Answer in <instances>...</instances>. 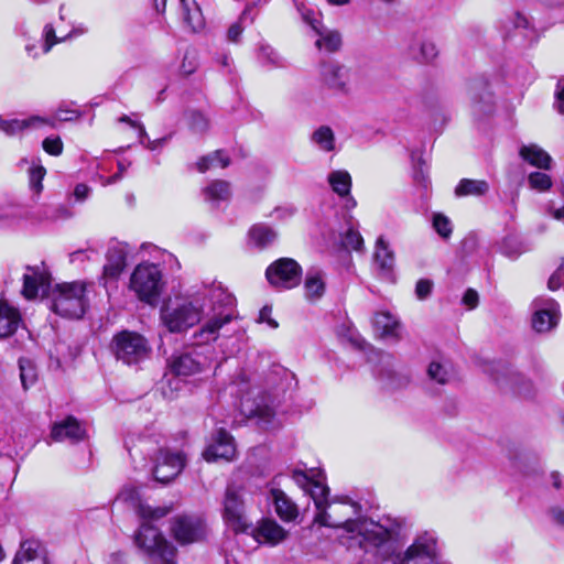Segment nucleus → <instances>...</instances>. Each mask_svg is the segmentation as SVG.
Segmentation results:
<instances>
[{"label": "nucleus", "mask_w": 564, "mask_h": 564, "mask_svg": "<svg viewBox=\"0 0 564 564\" xmlns=\"http://www.w3.org/2000/svg\"><path fill=\"white\" fill-rule=\"evenodd\" d=\"M552 520L564 528V510L560 507H553L549 511Z\"/></svg>", "instance_id": "63"}, {"label": "nucleus", "mask_w": 564, "mask_h": 564, "mask_svg": "<svg viewBox=\"0 0 564 564\" xmlns=\"http://www.w3.org/2000/svg\"><path fill=\"white\" fill-rule=\"evenodd\" d=\"M231 194L230 183L224 180H215L203 188L204 199L213 205L228 202Z\"/></svg>", "instance_id": "27"}, {"label": "nucleus", "mask_w": 564, "mask_h": 564, "mask_svg": "<svg viewBox=\"0 0 564 564\" xmlns=\"http://www.w3.org/2000/svg\"><path fill=\"white\" fill-rule=\"evenodd\" d=\"M520 156L530 165L541 170H550L552 158L541 147L536 144L522 145L519 151Z\"/></svg>", "instance_id": "26"}, {"label": "nucleus", "mask_w": 564, "mask_h": 564, "mask_svg": "<svg viewBox=\"0 0 564 564\" xmlns=\"http://www.w3.org/2000/svg\"><path fill=\"white\" fill-rule=\"evenodd\" d=\"M43 126H53V121L42 116H30L24 119H3L0 117V131L8 137H14L23 131L39 129Z\"/></svg>", "instance_id": "18"}, {"label": "nucleus", "mask_w": 564, "mask_h": 564, "mask_svg": "<svg viewBox=\"0 0 564 564\" xmlns=\"http://www.w3.org/2000/svg\"><path fill=\"white\" fill-rule=\"evenodd\" d=\"M408 54L421 64H430L438 56V48L431 39L415 36L409 44Z\"/></svg>", "instance_id": "21"}, {"label": "nucleus", "mask_w": 564, "mask_h": 564, "mask_svg": "<svg viewBox=\"0 0 564 564\" xmlns=\"http://www.w3.org/2000/svg\"><path fill=\"white\" fill-rule=\"evenodd\" d=\"M127 248L124 245L116 242L111 245L106 253V263L104 265L101 279L117 280L126 267Z\"/></svg>", "instance_id": "17"}, {"label": "nucleus", "mask_w": 564, "mask_h": 564, "mask_svg": "<svg viewBox=\"0 0 564 564\" xmlns=\"http://www.w3.org/2000/svg\"><path fill=\"white\" fill-rule=\"evenodd\" d=\"M343 246L346 249H351L359 251L362 249L364 246V239L358 230H355L354 228H349L346 230V232L343 236L341 239Z\"/></svg>", "instance_id": "45"}, {"label": "nucleus", "mask_w": 564, "mask_h": 564, "mask_svg": "<svg viewBox=\"0 0 564 564\" xmlns=\"http://www.w3.org/2000/svg\"><path fill=\"white\" fill-rule=\"evenodd\" d=\"M312 144L323 152H333L336 149V137L329 126H319L310 138Z\"/></svg>", "instance_id": "32"}, {"label": "nucleus", "mask_w": 564, "mask_h": 564, "mask_svg": "<svg viewBox=\"0 0 564 564\" xmlns=\"http://www.w3.org/2000/svg\"><path fill=\"white\" fill-rule=\"evenodd\" d=\"M314 33L318 36L315 42V46L319 51L333 53L339 50L341 45V35L338 31L329 30L323 24L314 31Z\"/></svg>", "instance_id": "31"}, {"label": "nucleus", "mask_w": 564, "mask_h": 564, "mask_svg": "<svg viewBox=\"0 0 564 564\" xmlns=\"http://www.w3.org/2000/svg\"><path fill=\"white\" fill-rule=\"evenodd\" d=\"M562 265L550 276L547 286L551 291L560 289L562 285L563 272Z\"/></svg>", "instance_id": "59"}, {"label": "nucleus", "mask_w": 564, "mask_h": 564, "mask_svg": "<svg viewBox=\"0 0 564 564\" xmlns=\"http://www.w3.org/2000/svg\"><path fill=\"white\" fill-rule=\"evenodd\" d=\"M245 490L240 486L229 485L223 500V518L235 532H246L251 523L246 514Z\"/></svg>", "instance_id": "7"}, {"label": "nucleus", "mask_w": 564, "mask_h": 564, "mask_svg": "<svg viewBox=\"0 0 564 564\" xmlns=\"http://www.w3.org/2000/svg\"><path fill=\"white\" fill-rule=\"evenodd\" d=\"M511 238L505 239L501 251L509 258H517L521 253V249L519 247L511 246Z\"/></svg>", "instance_id": "57"}, {"label": "nucleus", "mask_w": 564, "mask_h": 564, "mask_svg": "<svg viewBox=\"0 0 564 564\" xmlns=\"http://www.w3.org/2000/svg\"><path fill=\"white\" fill-rule=\"evenodd\" d=\"M314 522L339 530L338 539L348 549H362L376 556L393 553L398 523L383 519L373 521L362 517L360 503L347 496L329 499V488L314 490Z\"/></svg>", "instance_id": "2"}, {"label": "nucleus", "mask_w": 564, "mask_h": 564, "mask_svg": "<svg viewBox=\"0 0 564 564\" xmlns=\"http://www.w3.org/2000/svg\"><path fill=\"white\" fill-rule=\"evenodd\" d=\"M94 253H96L94 250H77L69 254V260L72 263L84 261V259L89 260Z\"/></svg>", "instance_id": "62"}, {"label": "nucleus", "mask_w": 564, "mask_h": 564, "mask_svg": "<svg viewBox=\"0 0 564 564\" xmlns=\"http://www.w3.org/2000/svg\"><path fill=\"white\" fill-rule=\"evenodd\" d=\"M292 478L296 482L299 487H301L305 492L310 495V497L314 500V490L317 491V487L328 488L324 484V479L321 477L319 473L311 470V475L306 471L294 469L292 471Z\"/></svg>", "instance_id": "28"}, {"label": "nucleus", "mask_w": 564, "mask_h": 564, "mask_svg": "<svg viewBox=\"0 0 564 564\" xmlns=\"http://www.w3.org/2000/svg\"><path fill=\"white\" fill-rule=\"evenodd\" d=\"M296 8L303 22L310 25L313 32L323 25L321 12H315L303 3L296 4Z\"/></svg>", "instance_id": "42"}, {"label": "nucleus", "mask_w": 564, "mask_h": 564, "mask_svg": "<svg viewBox=\"0 0 564 564\" xmlns=\"http://www.w3.org/2000/svg\"><path fill=\"white\" fill-rule=\"evenodd\" d=\"M250 12H251V7L248 6L242 11L239 20L236 23H234L232 25H230V28L228 29V32H227V37L230 42L236 43L239 41V37L241 36V34L243 32L242 22L249 17Z\"/></svg>", "instance_id": "47"}, {"label": "nucleus", "mask_w": 564, "mask_h": 564, "mask_svg": "<svg viewBox=\"0 0 564 564\" xmlns=\"http://www.w3.org/2000/svg\"><path fill=\"white\" fill-rule=\"evenodd\" d=\"M243 412L249 416L258 420V424L268 429L274 419V411L267 404H257L254 408L247 409L243 404Z\"/></svg>", "instance_id": "38"}, {"label": "nucleus", "mask_w": 564, "mask_h": 564, "mask_svg": "<svg viewBox=\"0 0 564 564\" xmlns=\"http://www.w3.org/2000/svg\"><path fill=\"white\" fill-rule=\"evenodd\" d=\"M188 120L191 129L195 132H204L208 129V120L202 112L191 111Z\"/></svg>", "instance_id": "49"}, {"label": "nucleus", "mask_w": 564, "mask_h": 564, "mask_svg": "<svg viewBox=\"0 0 564 564\" xmlns=\"http://www.w3.org/2000/svg\"><path fill=\"white\" fill-rule=\"evenodd\" d=\"M352 70L335 61H323L317 67V83L322 90L333 96L346 97L352 93Z\"/></svg>", "instance_id": "6"}, {"label": "nucleus", "mask_w": 564, "mask_h": 564, "mask_svg": "<svg viewBox=\"0 0 564 564\" xmlns=\"http://www.w3.org/2000/svg\"><path fill=\"white\" fill-rule=\"evenodd\" d=\"M373 326L376 330L380 333L381 337L394 339L400 337V323L389 312H378L373 318Z\"/></svg>", "instance_id": "29"}, {"label": "nucleus", "mask_w": 564, "mask_h": 564, "mask_svg": "<svg viewBox=\"0 0 564 564\" xmlns=\"http://www.w3.org/2000/svg\"><path fill=\"white\" fill-rule=\"evenodd\" d=\"M89 283L73 281L56 284L52 290V310L68 318H80L88 306L87 288Z\"/></svg>", "instance_id": "4"}, {"label": "nucleus", "mask_w": 564, "mask_h": 564, "mask_svg": "<svg viewBox=\"0 0 564 564\" xmlns=\"http://www.w3.org/2000/svg\"><path fill=\"white\" fill-rule=\"evenodd\" d=\"M19 368L22 386L24 389H28L30 386H33L36 381L35 368L32 361L29 359H20Z\"/></svg>", "instance_id": "43"}, {"label": "nucleus", "mask_w": 564, "mask_h": 564, "mask_svg": "<svg viewBox=\"0 0 564 564\" xmlns=\"http://www.w3.org/2000/svg\"><path fill=\"white\" fill-rule=\"evenodd\" d=\"M265 276L274 288L290 290L300 284L302 268L291 258H281L268 267Z\"/></svg>", "instance_id": "9"}, {"label": "nucleus", "mask_w": 564, "mask_h": 564, "mask_svg": "<svg viewBox=\"0 0 564 564\" xmlns=\"http://www.w3.org/2000/svg\"><path fill=\"white\" fill-rule=\"evenodd\" d=\"M260 56L263 61L272 64L274 66L282 65L281 56L270 46H262L260 51Z\"/></svg>", "instance_id": "52"}, {"label": "nucleus", "mask_w": 564, "mask_h": 564, "mask_svg": "<svg viewBox=\"0 0 564 564\" xmlns=\"http://www.w3.org/2000/svg\"><path fill=\"white\" fill-rule=\"evenodd\" d=\"M51 275L40 267H26L23 275L22 294L25 299H35L39 294L45 295L50 291Z\"/></svg>", "instance_id": "14"}, {"label": "nucleus", "mask_w": 564, "mask_h": 564, "mask_svg": "<svg viewBox=\"0 0 564 564\" xmlns=\"http://www.w3.org/2000/svg\"><path fill=\"white\" fill-rule=\"evenodd\" d=\"M115 354L127 365L138 364L149 357L151 347L148 340L135 332L123 330L115 339Z\"/></svg>", "instance_id": "8"}, {"label": "nucleus", "mask_w": 564, "mask_h": 564, "mask_svg": "<svg viewBox=\"0 0 564 564\" xmlns=\"http://www.w3.org/2000/svg\"><path fill=\"white\" fill-rule=\"evenodd\" d=\"M180 17L192 32H199L205 28V18L197 0H180Z\"/></svg>", "instance_id": "24"}, {"label": "nucleus", "mask_w": 564, "mask_h": 564, "mask_svg": "<svg viewBox=\"0 0 564 564\" xmlns=\"http://www.w3.org/2000/svg\"><path fill=\"white\" fill-rule=\"evenodd\" d=\"M20 315L17 310L0 301V337L13 334L18 327Z\"/></svg>", "instance_id": "34"}, {"label": "nucleus", "mask_w": 564, "mask_h": 564, "mask_svg": "<svg viewBox=\"0 0 564 564\" xmlns=\"http://www.w3.org/2000/svg\"><path fill=\"white\" fill-rule=\"evenodd\" d=\"M185 459L178 452L160 449L152 469L153 477L161 484L173 480L184 468Z\"/></svg>", "instance_id": "12"}, {"label": "nucleus", "mask_w": 564, "mask_h": 564, "mask_svg": "<svg viewBox=\"0 0 564 564\" xmlns=\"http://www.w3.org/2000/svg\"><path fill=\"white\" fill-rule=\"evenodd\" d=\"M528 182L531 188L544 192L552 186L551 177L542 172H533L529 175Z\"/></svg>", "instance_id": "46"}, {"label": "nucleus", "mask_w": 564, "mask_h": 564, "mask_svg": "<svg viewBox=\"0 0 564 564\" xmlns=\"http://www.w3.org/2000/svg\"><path fill=\"white\" fill-rule=\"evenodd\" d=\"M90 187L84 183H79L75 186L74 197L77 202H84L90 194Z\"/></svg>", "instance_id": "58"}, {"label": "nucleus", "mask_w": 564, "mask_h": 564, "mask_svg": "<svg viewBox=\"0 0 564 564\" xmlns=\"http://www.w3.org/2000/svg\"><path fill=\"white\" fill-rule=\"evenodd\" d=\"M268 499L274 506V510L281 520L294 521L299 516L296 503L280 488L275 486V480L269 484Z\"/></svg>", "instance_id": "16"}, {"label": "nucleus", "mask_w": 564, "mask_h": 564, "mask_svg": "<svg viewBox=\"0 0 564 564\" xmlns=\"http://www.w3.org/2000/svg\"><path fill=\"white\" fill-rule=\"evenodd\" d=\"M43 150L50 155L58 156L63 152V142L59 137H47L42 142Z\"/></svg>", "instance_id": "50"}, {"label": "nucleus", "mask_w": 564, "mask_h": 564, "mask_svg": "<svg viewBox=\"0 0 564 564\" xmlns=\"http://www.w3.org/2000/svg\"><path fill=\"white\" fill-rule=\"evenodd\" d=\"M118 500L137 503L138 513L142 519L134 540L138 547L148 557L151 564H172L175 560L176 549L151 524V521L161 519L169 513L167 508H153L139 501V494L134 487H124L118 495Z\"/></svg>", "instance_id": "3"}, {"label": "nucleus", "mask_w": 564, "mask_h": 564, "mask_svg": "<svg viewBox=\"0 0 564 564\" xmlns=\"http://www.w3.org/2000/svg\"><path fill=\"white\" fill-rule=\"evenodd\" d=\"M555 96H556L555 107L560 113L564 115V85L563 86L557 85Z\"/></svg>", "instance_id": "64"}, {"label": "nucleus", "mask_w": 564, "mask_h": 564, "mask_svg": "<svg viewBox=\"0 0 564 564\" xmlns=\"http://www.w3.org/2000/svg\"><path fill=\"white\" fill-rule=\"evenodd\" d=\"M171 531L180 544H191L204 539L206 524L200 517L184 514L173 519Z\"/></svg>", "instance_id": "10"}, {"label": "nucleus", "mask_w": 564, "mask_h": 564, "mask_svg": "<svg viewBox=\"0 0 564 564\" xmlns=\"http://www.w3.org/2000/svg\"><path fill=\"white\" fill-rule=\"evenodd\" d=\"M163 275L159 265L150 262L138 264L131 273L129 289L147 304H154L163 289Z\"/></svg>", "instance_id": "5"}, {"label": "nucleus", "mask_w": 564, "mask_h": 564, "mask_svg": "<svg viewBox=\"0 0 564 564\" xmlns=\"http://www.w3.org/2000/svg\"><path fill=\"white\" fill-rule=\"evenodd\" d=\"M229 156L224 151L217 150L200 158L197 162V170L200 173H204L210 169H225L229 165Z\"/></svg>", "instance_id": "37"}, {"label": "nucleus", "mask_w": 564, "mask_h": 564, "mask_svg": "<svg viewBox=\"0 0 564 564\" xmlns=\"http://www.w3.org/2000/svg\"><path fill=\"white\" fill-rule=\"evenodd\" d=\"M203 456L207 462L232 460L236 456L234 437L224 427H219L204 451Z\"/></svg>", "instance_id": "13"}, {"label": "nucleus", "mask_w": 564, "mask_h": 564, "mask_svg": "<svg viewBox=\"0 0 564 564\" xmlns=\"http://www.w3.org/2000/svg\"><path fill=\"white\" fill-rule=\"evenodd\" d=\"M327 182L332 191L346 200L347 208H354L357 205L356 199L350 195L352 181L346 170H336L328 174Z\"/></svg>", "instance_id": "20"}, {"label": "nucleus", "mask_w": 564, "mask_h": 564, "mask_svg": "<svg viewBox=\"0 0 564 564\" xmlns=\"http://www.w3.org/2000/svg\"><path fill=\"white\" fill-rule=\"evenodd\" d=\"M51 436L54 441H69L77 443L86 438V430L73 416H68L62 422L55 423Z\"/></svg>", "instance_id": "19"}, {"label": "nucleus", "mask_w": 564, "mask_h": 564, "mask_svg": "<svg viewBox=\"0 0 564 564\" xmlns=\"http://www.w3.org/2000/svg\"><path fill=\"white\" fill-rule=\"evenodd\" d=\"M463 303L469 308H475L478 305V293L468 289L463 296Z\"/></svg>", "instance_id": "60"}, {"label": "nucleus", "mask_w": 564, "mask_h": 564, "mask_svg": "<svg viewBox=\"0 0 564 564\" xmlns=\"http://www.w3.org/2000/svg\"><path fill=\"white\" fill-rule=\"evenodd\" d=\"M46 174V170L40 163H32V166L29 170V183L31 189L39 195L43 189V178Z\"/></svg>", "instance_id": "40"}, {"label": "nucleus", "mask_w": 564, "mask_h": 564, "mask_svg": "<svg viewBox=\"0 0 564 564\" xmlns=\"http://www.w3.org/2000/svg\"><path fill=\"white\" fill-rule=\"evenodd\" d=\"M427 376L440 384H447L455 378V372L449 361L433 360L427 367Z\"/></svg>", "instance_id": "33"}, {"label": "nucleus", "mask_w": 564, "mask_h": 564, "mask_svg": "<svg viewBox=\"0 0 564 564\" xmlns=\"http://www.w3.org/2000/svg\"><path fill=\"white\" fill-rule=\"evenodd\" d=\"M484 86L478 83L471 88V98L477 112H489L491 110L492 98L490 94L478 95V90Z\"/></svg>", "instance_id": "41"}, {"label": "nucleus", "mask_w": 564, "mask_h": 564, "mask_svg": "<svg viewBox=\"0 0 564 564\" xmlns=\"http://www.w3.org/2000/svg\"><path fill=\"white\" fill-rule=\"evenodd\" d=\"M272 307L271 306H263L259 312L258 322L259 323H265L270 328L275 329L279 324L278 322L272 318Z\"/></svg>", "instance_id": "53"}, {"label": "nucleus", "mask_w": 564, "mask_h": 564, "mask_svg": "<svg viewBox=\"0 0 564 564\" xmlns=\"http://www.w3.org/2000/svg\"><path fill=\"white\" fill-rule=\"evenodd\" d=\"M197 54L195 51L193 50H187L185 53H184V56H183V61H182V64L180 66V72L185 75V76H188L191 74H193L197 67Z\"/></svg>", "instance_id": "48"}, {"label": "nucleus", "mask_w": 564, "mask_h": 564, "mask_svg": "<svg viewBox=\"0 0 564 564\" xmlns=\"http://www.w3.org/2000/svg\"><path fill=\"white\" fill-rule=\"evenodd\" d=\"M325 289V273L318 268H310L304 279L305 299L316 302L324 295Z\"/></svg>", "instance_id": "25"}, {"label": "nucleus", "mask_w": 564, "mask_h": 564, "mask_svg": "<svg viewBox=\"0 0 564 564\" xmlns=\"http://www.w3.org/2000/svg\"><path fill=\"white\" fill-rule=\"evenodd\" d=\"M119 121L128 123L132 128L138 129L139 130V141H140V143H144L143 139L147 138V131L142 123L132 120L129 116H126V115L121 116L119 118Z\"/></svg>", "instance_id": "55"}, {"label": "nucleus", "mask_w": 564, "mask_h": 564, "mask_svg": "<svg viewBox=\"0 0 564 564\" xmlns=\"http://www.w3.org/2000/svg\"><path fill=\"white\" fill-rule=\"evenodd\" d=\"M78 112L76 110H72V109H63V108H58L56 113H55V118L54 119H51L53 122L55 120H59V121H70L73 119H76L78 118Z\"/></svg>", "instance_id": "56"}, {"label": "nucleus", "mask_w": 564, "mask_h": 564, "mask_svg": "<svg viewBox=\"0 0 564 564\" xmlns=\"http://www.w3.org/2000/svg\"><path fill=\"white\" fill-rule=\"evenodd\" d=\"M254 539L260 543L276 545L288 536V532L274 520H262L253 530Z\"/></svg>", "instance_id": "23"}, {"label": "nucleus", "mask_w": 564, "mask_h": 564, "mask_svg": "<svg viewBox=\"0 0 564 564\" xmlns=\"http://www.w3.org/2000/svg\"><path fill=\"white\" fill-rule=\"evenodd\" d=\"M489 191L484 180L463 178L455 188L456 196H482Z\"/></svg>", "instance_id": "36"}, {"label": "nucleus", "mask_w": 564, "mask_h": 564, "mask_svg": "<svg viewBox=\"0 0 564 564\" xmlns=\"http://www.w3.org/2000/svg\"><path fill=\"white\" fill-rule=\"evenodd\" d=\"M207 367L206 360H200L193 352H180L169 360L170 371L176 377H191L200 373Z\"/></svg>", "instance_id": "15"}, {"label": "nucleus", "mask_w": 564, "mask_h": 564, "mask_svg": "<svg viewBox=\"0 0 564 564\" xmlns=\"http://www.w3.org/2000/svg\"><path fill=\"white\" fill-rule=\"evenodd\" d=\"M163 384H167V388L165 386L162 387L164 397L167 399H173L174 391H177L180 389V380L170 379L165 377Z\"/></svg>", "instance_id": "54"}, {"label": "nucleus", "mask_w": 564, "mask_h": 564, "mask_svg": "<svg viewBox=\"0 0 564 564\" xmlns=\"http://www.w3.org/2000/svg\"><path fill=\"white\" fill-rule=\"evenodd\" d=\"M118 166H119V171L115 175H112L110 177H105V176H101V175L99 176L100 183L104 186L113 184V183L118 182L122 177V174L126 171V167L123 166V164L121 162H119Z\"/></svg>", "instance_id": "61"}, {"label": "nucleus", "mask_w": 564, "mask_h": 564, "mask_svg": "<svg viewBox=\"0 0 564 564\" xmlns=\"http://www.w3.org/2000/svg\"><path fill=\"white\" fill-rule=\"evenodd\" d=\"M433 291V282L429 279H420L415 285V295L417 300H426Z\"/></svg>", "instance_id": "51"}, {"label": "nucleus", "mask_w": 564, "mask_h": 564, "mask_svg": "<svg viewBox=\"0 0 564 564\" xmlns=\"http://www.w3.org/2000/svg\"><path fill=\"white\" fill-rule=\"evenodd\" d=\"M12 564H48V562L39 541L25 540L21 543Z\"/></svg>", "instance_id": "22"}, {"label": "nucleus", "mask_w": 564, "mask_h": 564, "mask_svg": "<svg viewBox=\"0 0 564 564\" xmlns=\"http://www.w3.org/2000/svg\"><path fill=\"white\" fill-rule=\"evenodd\" d=\"M160 319L172 334H184L198 326L191 336V345L204 347L231 336L239 313L235 296L220 283L213 282L165 303Z\"/></svg>", "instance_id": "1"}, {"label": "nucleus", "mask_w": 564, "mask_h": 564, "mask_svg": "<svg viewBox=\"0 0 564 564\" xmlns=\"http://www.w3.org/2000/svg\"><path fill=\"white\" fill-rule=\"evenodd\" d=\"M433 228L444 239L451 237L453 227L449 218L443 214H434L432 219Z\"/></svg>", "instance_id": "44"}, {"label": "nucleus", "mask_w": 564, "mask_h": 564, "mask_svg": "<svg viewBox=\"0 0 564 564\" xmlns=\"http://www.w3.org/2000/svg\"><path fill=\"white\" fill-rule=\"evenodd\" d=\"M86 30H73L65 36H57L54 26L51 23H47L43 28L42 32V46L41 53L47 54L52 47L58 43H62L68 39H72L78 34L85 33Z\"/></svg>", "instance_id": "35"}, {"label": "nucleus", "mask_w": 564, "mask_h": 564, "mask_svg": "<svg viewBox=\"0 0 564 564\" xmlns=\"http://www.w3.org/2000/svg\"><path fill=\"white\" fill-rule=\"evenodd\" d=\"M532 327L536 333L553 330L560 321V306L550 297H538L532 303Z\"/></svg>", "instance_id": "11"}, {"label": "nucleus", "mask_w": 564, "mask_h": 564, "mask_svg": "<svg viewBox=\"0 0 564 564\" xmlns=\"http://www.w3.org/2000/svg\"><path fill=\"white\" fill-rule=\"evenodd\" d=\"M249 237L256 246L264 248L275 240L276 234L268 226L256 225L250 229Z\"/></svg>", "instance_id": "39"}, {"label": "nucleus", "mask_w": 564, "mask_h": 564, "mask_svg": "<svg viewBox=\"0 0 564 564\" xmlns=\"http://www.w3.org/2000/svg\"><path fill=\"white\" fill-rule=\"evenodd\" d=\"M373 261L383 275H388L394 264V256L383 237L376 241Z\"/></svg>", "instance_id": "30"}]
</instances>
